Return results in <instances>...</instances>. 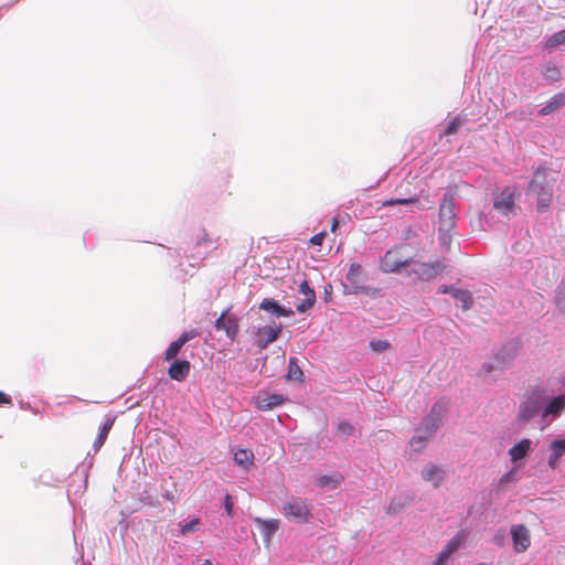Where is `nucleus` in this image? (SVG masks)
I'll use <instances>...</instances> for the list:
<instances>
[{
	"label": "nucleus",
	"instance_id": "f257e3e1",
	"mask_svg": "<svg viewBox=\"0 0 565 565\" xmlns=\"http://www.w3.org/2000/svg\"><path fill=\"white\" fill-rule=\"evenodd\" d=\"M529 191L535 194L539 199V212L545 211L552 201V188L546 179V170L542 167L537 168L529 184Z\"/></svg>",
	"mask_w": 565,
	"mask_h": 565
},
{
	"label": "nucleus",
	"instance_id": "f03ea898",
	"mask_svg": "<svg viewBox=\"0 0 565 565\" xmlns=\"http://www.w3.org/2000/svg\"><path fill=\"white\" fill-rule=\"evenodd\" d=\"M547 401L545 388L534 390L520 407L519 417L521 420L527 422L534 416L543 415L544 404Z\"/></svg>",
	"mask_w": 565,
	"mask_h": 565
},
{
	"label": "nucleus",
	"instance_id": "7ed1b4c3",
	"mask_svg": "<svg viewBox=\"0 0 565 565\" xmlns=\"http://www.w3.org/2000/svg\"><path fill=\"white\" fill-rule=\"evenodd\" d=\"M413 258L404 256L398 247L388 249L380 260V268L383 273H399L403 268H409Z\"/></svg>",
	"mask_w": 565,
	"mask_h": 565
},
{
	"label": "nucleus",
	"instance_id": "20e7f679",
	"mask_svg": "<svg viewBox=\"0 0 565 565\" xmlns=\"http://www.w3.org/2000/svg\"><path fill=\"white\" fill-rule=\"evenodd\" d=\"M455 201L452 195L445 194L439 206V232L449 235L456 226Z\"/></svg>",
	"mask_w": 565,
	"mask_h": 565
},
{
	"label": "nucleus",
	"instance_id": "39448f33",
	"mask_svg": "<svg viewBox=\"0 0 565 565\" xmlns=\"http://www.w3.org/2000/svg\"><path fill=\"white\" fill-rule=\"evenodd\" d=\"M282 513L287 519L307 523L312 519L311 507L307 499L291 498L282 507Z\"/></svg>",
	"mask_w": 565,
	"mask_h": 565
},
{
	"label": "nucleus",
	"instance_id": "423d86ee",
	"mask_svg": "<svg viewBox=\"0 0 565 565\" xmlns=\"http://www.w3.org/2000/svg\"><path fill=\"white\" fill-rule=\"evenodd\" d=\"M444 269L439 262L420 263L413 259V264L407 270V276H414L415 279L429 281L436 278Z\"/></svg>",
	"mask_w": 565,
	"mask_h": 565
},
{
	"label": "nucleus",
	"instance_id": "0eeeda50",
	"mask_svg": "<svg viewBox=\"0 0 565 565\" xmlns=\"http://www.w3.org/2000/svg\"><path fill=\"white\" fill-rule=\"evenodd\" d=\"M493 207L495 211L505 216H508L511 213H514L516 209L514 190L509 186L504 188L501 191V193L494 199Z\"/></svg>",
	"mask_w": 565,
	"mask_h": 565
},
{
	"label": "nucleus",
	"instance_id": "6e6552de",
	"mask_svg": "<svg viewBox=\"0 0 565 565\" xmlns=\"http://www.w3.org/2000/svg\"><path fill=\"white\" fill-rule=\"evenodd\" d=\"M513 547L516 553H524L531 545V536L524 524L513 525L511 527Z\"/></svg>",
	"mask_w": 565,
	"mask_h": 565
},
{
	"label": "nucleus",
	"instance_id": "1a4fd4ad",
	"mask_svg": "<svg viewBox=\"0 0 565 565\" xmlns=\"http://www.w3.org/2000/svg\"><path fill=\"white\" fill-rule=\"evenodd\" d=\"M281 332V327L265 326L258 328L255 338L256 344L260 350H265L270 343L275 342Z\"/></svg>",
	"mask_w": 565,
	"mask_h": 565
},
{
	"label": "nucleus",
	"instance_id": "9d476101",
	"mask_svg": "<svg viewBox=\"0 0 565 565\" xmlns=\"http://www.w3.org/2000/svg\"><path fill=\"white\" fill-rule=\"evenodd\" d=\"M286 397L281 394H270L268 392H259L255 397V406L260 411H270L286 402Z\"/></svg>",
	"mask_w": 565,
	"mask_h": 565
},
{
	"label": "nucleus",
	"instance_id": "9b49d317",
	"mask_svg": "<svg viewBox=\"0 0 565 565\" xmlns=\"http://www.w3.org/2000/svg\"><path fill=\"white\" fill-rule=\"evenodd\" d=\"M215 328L223 330L231 340H234L238 333V322L234 317H226L223 312L215 321Z\"/></svg>",
	"mask_w": 565,
	"mask_h": 565
},
{
	"label": "nucleus",
	"instance_id": "f8f14e48",
	"mask_svg": "<svg viewBox=\"0 0 565 565\" xmlns=\"http://www.w3.org/2000/svg\"><path fill=\"white\" fill-rule=\"evenodd\" d=\"M463 537L461 534H457L452 537L446 546L440 551L434 565H446L450 556L460 547Z\"/></svg>",
	"mask_w": 565,
	"mask_h": 565
},
{
	"label": "nucleus",
	"instance_id": "ddd939ff",
	"mask_svg": "<svg viewBox=\"0 0 565 565\" xmlns=\"http://www.w3.org/2000/svg\"><path fill=\"white\" fill-rule=\"evenodd\" d=\"M190 370H191V364L189 361H186V360L174 361L170 365V367L168 370V374H169L170 379L178 381V382H182L188 377Z\"/></svg>",
	"mask_w": 565,
	"mask_h": 565
},
{
	"label": "nucleus",
	"instance_id": "4468645a",
	"mask_svg": "<svg viewBox=\"0 0 565 565\" xmlns=\"http://www.w3.org/2000/svg\"><path fill=\"white\" fill-rule=\"evenodd\" d=\"M254 522L258 525L264 542L269 543L273 535L277 532L279 527V520H263L260 518H255Z\"/></svg>",
	"mask_w": 565,
	"mask_h": 565
},
{
	"label": "nucleus",
	"instance_id": "2eb2a0df",
	"mask_svg": "<svg viewBox=\"0 0 565 565\" xmlns=\"http://www.w3.org/2000/svg\"><path fill=\"white\" fill-rule=\"evenodd\" d=\"M425 481L431 482L435 487H439L444 480V470L434 463L425 466L420 472Z\"/></svg>",
	"mask_w": 565,
	"mask_h": 565
},
{
	"label": "nucleus",
	"instance_id": "dca6fc26",
	"mask_svg": "<svg viewBox=\"0 0 565 565\" xmlns=\"http://www.w3.org/2000/svg\"><path fill=\"white\" fill-rule=\"evenodd\" d=\"M551 455L548 457V466L556 469L559 465L561 458L565 454V438L553 440L550 445Z\"/></svg>",
	"mask_w": 565,
	"mask_h": 565
},
{
	"label": "nucleus",
	"instance_id": "f3484780",
	"mask_svg": "<svg viewBox=\"0 0 565 565\" xmlns=\"http://www.w3.org/2000/svg\"><path fill=\"white\" fill-rule=\"evenodd\" d=\"M259 309L274 313L276 317H290L294 315L291 309L281 307L276 300L264 299L259 303Z\"/></svg>",
	"mask_w": 565,
	"mask_h": 565
},
{
	"label": "nucleus",
	"instance_id": "a211bd4d",
	"mask_svg": "<svg viewBox=\"0 0 565 565\" xmlns=\"http://www.w3.org/2000/svg\"><path fill=\"white\" fill-rule=\"evenodd\" d=\"M531 449L532 441L527 438H524L510 448L509 455L511 460L515 462L526 457Z\"/></svg>",
	"mask_w": 565,
	"mask_h": 565
},
{
	"label": "nucleus",
	"instance_id": "6ab92c4d",
	"mask_svg": "<svg viewBox=\"0 0 565 565\" xmlns=\"http://www.w3.org/2000/svg\"><path fill=\"white\" fill-rule=\"evenodd\" d=\"M564 408H565V396L564 395L556 396L552 401H550L548 403L544 404V409H543L542 417L546 418V417H548L551 415L552 416H557V415L561 414V412Z\"/></svg>",
	"mask_w": 565,
	"mask_h": 565
},
{
	"label": "nucleus",
	"instance_id": "aec40b11",
	"mask_svg": "<svg viewBox=\"0 0 565 565\" xmlns=\"http://www.w3.org/2000/svg\"><path fill=\"white\" fill-rule=\"evenodd\" d=\"M564 105H565V94L564 93L555 94L547 102V104L540 109L539 114L541 116H546V115H548L551 113H554V111L558 110Z\"/></svg>",
	"mask_w": 565,
	"mask_h": 565
},
{
	"label": "nucleus",
	"instance_id": "412c9836",
	"mask_svg": "<svg viewBox=\"0 0 565 565\" xmlns=\"http://www.w3.org/2000/svg\"><path fill=\"white\" fill-rule=\"evenodd\" d=\"M452 297L461 303L463 310H469L473 305V298L469 290H454Z\"/></svg>",
	"mask_w": 565,
	"mask_h": 565
},
{
	"label": "nucleus",
	"instance_id": "4be33fe9",
	"mask_svg": "<svg viewBox=\"0 0 565 565\" xmlns=\"http://www.w3.org/2000/svg\"><path fill=\"white\" fill-rule=\"evenodd\" d=\"M439 427L438 418H429L424 419L417 429V433H420L423 436H427V439L437 430Z\"/></svg>",
	"mask_w": 565,
	"mask_h": 565
},
{
	"label": "nucleus",
	"instance_id": "5701e85b",
	"mask_svg": "<svg viewBox=\"0 0 565 565\" xmlns=\"http://www.w3.org/2000/svg\"><path fill=\"white\" fill-rule=\"evenodd\" d=\"M115 423V418H108L103 427L100 428V431L97 436V438L94 441V448L95 450H99L102 446L104 445L105 440L107 439V436Z\"/></svg>",
	"mask_w": 565,
	"mask_h": 565
},
{
	"label": "nucleus",
	"instance_id": "b1692460",
	"mask_svg": "<svg viewBox=\"0 0 565 565\" xmlns=\"http://www.w3.org/2000/svg\"><path fill=\"white\" fill-rule=\"evenodd\" d=\"M234 460L239 466L249 467L253 466L254 454L248 449H238L234 452Z\"/></svg>",
	"mask_w": 565,
	"mask_h": 565
},
{
	"label": "nucleus",
	"instance_id": "393cba45",
	"mask_svg": "<svg viewBox=\"0 0 565 565\" xmlns=\"http://www.w3.org/2000/svg\"><path fill=\"white\" fill-rule=\"evenodd\" d=\"M343 478L340 473H333L330 476H322L318 479V484L322 488L335 489Z\"/></svg>",
	"mask_w": 565,
	"mask_h": 565
},
{
	"label": "nucleus",
	"instance_id": "a878e982",
	"mask_svg": "<svg viewBox=\"0 0 565 565\" xmlns=\"http://www.w3.org/2000/svg\"><path fill=\"white\" fill-rule=\"evenodd\" d=\"M361 275H362L361 265L353 263V264H351L350 269L347 274V279L351 284L358 286L361 282Z\"/></svg>",
	"mask_w": 565,
	"mask_h": 565
},
{
	"label": "nucleus",
	"instance_id": "bb28decb",
	"mask_svg": "<svg viewBox=\"0 0 565 565\" xmlns=\"http://www.w3.org/2000/svg\"><path fill=\"white\" fill-rule=\"evenodd\" d=\"M466 122L465 116H457L455 117L446 127L444 136H451L455 135L460 127Z\"/></svg>",
	"mask_w": 565,
	"mask_h": 565
},
{
	"label": "nucleus",
	"instance_id": "cd10ccee",
	"mask_svg": "<svg viewBox=\"0 0 565 565\" xmlns=\"http://www.w3.org/2000/svg\"><path fill=\"white\" fill-rule=\"evenodd\" d=\"M562 44H565V29L554 33L545 40V46L548 49H553Z\"/></svg>",
	"mask_w": 565,
	"mask_h": 565
},
{
	"label": "nucleus",
	"instance_id": "c85d7f7f",
	"mask_svg": "<svg viewBox=\"0 0 565 565\" xmlns=\"http://www.w3.org/2000/svg\"><path fill=\"white\" fill-rule=\"evenodd\" d=\"M287 377L289 380H294V381H301V377H302V371L301 369L299 367L297 361L295 358H291L289 360V366H288V374H287Z\"/></svg>",
	"mask_w": 565,
	"mask_h": 565
},
{
	"label": "nucleus",
	"instance_id": "c756f323",
	"mask_svg": "<svg viewBox=\"0 0 565 565\" xmlns=\"http://www.w3.org/2000/svg\"><path fill=\"white\" fill-rule=\"evenodd\" d=\"M447 411V405L445 401H438L431 408L429 418H438V423L440 424L445 413Z\"/></svg>",
	"mask_w": 565,
	"mask_h": 565
},
{
	"label": "nucleus",
	"instance_id": "7c9ffc66",
	"mask_svg": "<svg viewBox=\"0 0 565 565\" xmlns=\"http://www.w3.org/2000/svg\"><path fill=\"white\" fill-rule=\"evenodd\" d=\"M181 349H182V345L178 342V340L171 342L164 352V360L171 361V360L175 359Z\"/></svg>",
	"mask_w": 565,
	"mask_h": 565
},
{
	"label": "nucleus",
	"instance_id": "2f4dec72",
	"mask_svg": "<svg viewBox=\"0 0 565 565\" xmlns=\"http://www.w3.org/2000/svg\"><path fill=\"white\" fill-rule=\"evenodd\" d=\"M214 242H215V239H213L204 228L201 230V232L196 235V238H195V245L198 247H200V246L206 247Z\"/></svg>",
	"mask_w": 565,
	"mask_h": 565
},
{
	"label": "nucleus",
	"instance_id": "473e14b6",
	"mask_svg": "<svg viewBox=\"0 0 565 565\" xmlns=\"http://www.w3.org/2000/svg\"><path fill=\"white\" fill-rule=\"evenodd\" d=\"M426 441L427 436H423L420 433H417L415 436H413L409 444L414 450L419 451L425 447Z\"/></svg>",
	"mask_w": 565,
	"mask_h": 565
},
{
	"label": "nucleus",
	"instance_id": "72a5a7b5",
	"mask_svg": "<svg viewBox=\"0 0 565 565\" xmlns=\"http://www.w3.org/2000/svg\"><path fill=\"white\" fill-rule=\"evenodd\" d=\"M544 76L547 79L557 82L561 78V71L555 65H547L544 71Z\"/></svg>",
	"mask_w": 565,
	"mask_h": 565
},
{
	"label": "nucleus",
	"instance_id": "f704fd0d",
	"mask_svg": "<svg viewBox=\"0 0 565 565\" xmlns=\"http://www.w3.org/2000/svg\"><path fill=\"white\" fill-rule=\"evenodd\" d=\"M200 526V519L195 518L190 522L185 523L181 527V533L183 535H189L190 533L196 532Z\"/></svg>",
	"mask_w": 565,
	"mask_h": 565
},
{
	"label": "nucleus",
	"instance_id": "c9c22d12",
	"mask_svg": "<svg viewBox=\"0 0 565 565\" xmlns=\"http://www.w3.org/2000/svg\"><path fill=\"white\" fill-rule=\"evenodd\" d=\"M316 302V296L309 295V298H305L300 303L296 306L298 312H306Z\"/></svg>",
	"mask_w": 565,
	"mask_h": 565
},
{
	"label": "nucleus",
	"instance_id": "e433bc0d",
	"mask_svg": "<svg viewBox=\"0 0 565 565\" xmlns=\"http://www.w3.org/2000/svg\"><path fill=\"white\" fill-rule=\"evenodd\" d=\"M198 335H199V331L195 329H192V330L181 333V335L177 340L183 347L185 343H188L190 340L196 338Z\"/></svg>",
	"mask_w": 565,
	"mask_h": 565
},
{
	"label": "nucleus",
	"instance_id": "4c0bfd02",
	"mask_svg": "<svg viewBox=\"0 0 565 565\" xmlns=\"http://www.w3.org/2000/svg\"><path fill=\"white\" fill-rule=\"evenodd\" d=\"M370 347L375 352H382L385 351L390 347V344L384 340H372L370 342Z\"/></svg>",
	"mask_w": 565,
	"mask_h": 565
},
{
	"label": "nucleus",
	"instance_id": "58836bf2",
	"mask_svg": "<svg viewBox=\"0 0 565 565\" xmlns=\"http://www.w3.org/2000/svg\"><path fill=\"white\" fill-rule=\"evenodd\" d=\"M299 292L305 296V298H309V295L311 294L312 296H316V292L312 288L309 287V284L307 280H303L300 285H299Z\"/></svg>",
	"mask_w": 565,
	"mask_h": 565
},
{
	"label": "nucleus",
	"instance_id": "ea45409f",
	"mask_svg": "<svg viewBox=\"0 0 565 565\" xmlns=\"http://www.w3.org/2000/svg\"><path fill=\"white\" fill-rule=\"evenodd\" d=\"M416 199H396V200H388L383 202V206H392L394 204H408L416 202Z\"/></svg>",
	"mask_w": 565,
	"mask_h": 565
},
{
	"label": "nucleus",
	"instance_id": "a19ab883",
	"mask_svg": "<svg viewBox=\"0 0 565 565\" xmlns=\"http://www.w3.org/2000/svg\"><path fill=\"white\" fill-rule=\"evenodd\" d=\"M338 431H340L341 434L345 435V436H349L352 434L353 431V427L350 423L348 422H341L339 425H338Z\"/></svg>",
	"mask_w": 565,
	"mask_h": 565
},
{
	"label": "nucleus",
	"instance_id": "79ce46f5",
	"mask_svg": "<svg viewBox=\"0 0 565 565\" xmlns=\"http://www.w3.org/2000/svg\"><path fill=\"white\" fill-rule=\"evenodd\" d=\"M233 507H234V503H233L232 497L230 494H226L224 498V508H225L226 514L228 516H233Z\"/></svg>",
	"mask_w": 565,
	"mask_h": 565
},
{
	"label": "nucleus",
	"instance_id": "37998d69",
	"mask_svg": "<svg viewBox=\"0 0 565 565\" xmlns=\"http://www.w3.org/2000/svg\"><path fill=\"white\" fill-rule=\"evenodd\" d=\"M326 235L327 233L324 231L320 232L310 238V243L313 245H321L326 238Z\"/></svg>",
	"mask_w": 565,
	"mask_h": 565
},
{
	"label": "nucleus",
	"instance_id": "c03bdc74",
	"mask_svg": "<svg viewBox=\"0 0 565 565\" xmlns=\"http://www.w3.org/2000/svg\"><path fill=\"white\" fill-rule=\"evenodd\" d=\"M454 290H457V289L454 288L452 286H448V285H441L438 288L439 294H450L451 296H452Z\"/></svg>",
	"mask_w": 565,
	"mask_h": 565
},
{
	"label": "nucleus",
	"instance_id": "a18cd8bd",
	"mask_svg": "<svg viewBox=\"0 0 565 565\" xmlns=\"http://www.w3.org/2000/svg\"><path fill=\"white\" fill-rule=\"evenodd\" d=\"M0 404H11V398L3 392H0Z\"/></svg>",
	"mask_w": 565,
	"mask_h": 565
},
{
	"label": "nucleus",
	"instance_id": "49530a36",
	"mask_svg": "<svg viewBox=\"0 0 565 565\" xmlns=\"http://www.w3.org/2000/svg\"><path fill=\"white\" fill-rule=\"evenodd\" d=\"M339 226V222L338 220L334 217L332 218V223H331V231L334 232Z\"/></svg>",
	"mask_w": 565,
	"mask_h": 565
}]
</instances>
